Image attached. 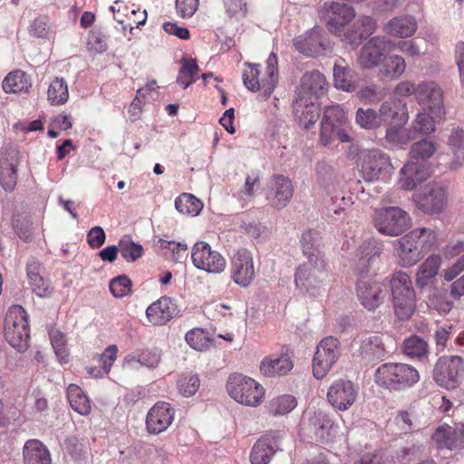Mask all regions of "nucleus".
I'll return each mask as SVG.
<instances>
[{"instance_id": "1", "label": "nucleus", "mask_w": 464, "mask_h": 464, "mask_svg": "<svg viewBox=\"0 0 464 464\" xmlns=\"http://www.w3.org/2000/svg\"><path fill=\"white\" fill-rule=\"evenodd\" d=\"M316 233L305 231L301 237V248L306 261L295 272V282L298 288L316 295L327 277L325 261L322 253L315 247Z\"/></svg>"}, {"instance_id": "2", "label": "nucleus", "mask_w": 464, "mask_h": 464, "mask_svg": "<svg viewBox=\"0 0 464 464\" xmlns=\"http://www.w3.org/2000/svg\"><path fill=\"white\" fill-rule=\"evenodd\" d=\"M375 381L380 386L389 390L402 391L420 381L419 372L407 363L387 362L375 372Z\"/></svg>"}, {"instance_id": "3", "label": "nucleus", "mask_w": 464, "mask_h": 464, "mask_svg": "<svg viewBox=\"0 0 464 464\" xmlns=\"http://www.w3.org/2000/svg\"><path fill=\"white\" fill-rule=\"evenodd\" d=\"M266 76L259 79L260 70L259 64L245 63L247 68L243 72V82L245 86L251 92H261L265 99H268L273 93L278 82V62L276 54L271 53L266 62Z\"/></svg>"}, {"instance_id": "4", "label": "nucleus", "mask_w": 464, "mask_h": 464, "mask_svg": "<svg viewBox=\"0 0 464 464\" xmlns=\"http://www.w3.org/2000/svg\"><path fill=\"white\" fill-rule=\"evenodd\" d=\"M392 301L396 316L409 319L415 311V295L411 277L404 272L394 273L390 279Z\"/></svg>"}, {"instance_id": "5", "label": "nucleus", "mask_w": 464, "mask_h": 464, "mask_svg": "<svg viewBox=\"0 0 464 464\" xmlns=\"http://www.w3.org/2000/svg\"><path fill=\"white\" fill-rule=\"evenodd\" d=\"M227 390L236 401L251 407L259 405L265 396V389L258 382L239 373L229 376Z\"/></svg>"}, {"instance_id": "6", "label": "nucleus", "mask_w": 464, "mask_h": 464, "mask_svg": "<svg viewBox=\"0 0 464 464\" xmlns=\"http://www.w3.org/2000/svg\"><path fill=\"white\" fill-rule=\"evenodd\" d=\"M5 336L7 342L18 351H24L29 344V324L27 314L20 305L12 306L5 316Z\"/></svg>"}, {"instance_id": "7", "label": "nucleus", "mask_w": 464, "mask_h": 464, "mask_svg": "<svg viewBox=\"0 0 464 464\" xmlns=\"http://www.w3.org/2000/svg\"><path fill=\"white\" fill-rule=\"evenodd\" d=\"M373 225L382 235L397 237L411 226V218L402 208L386 207L376 209L373 215Z\"/></svg>"}, {"instance_id": "8", "label": "nucleus", "mask_w": 464, "mask_h": 464, "mask_svg": "<svg viewBox=\"0 0 464 464\" xmlns=\"http://www.w3.org/2000/svg\"><path fill=\"white\" fill-rule=\"evenodd\" d=\"M463 374L464 362L457 355L439 358L433 369V380L447 390L456 389L461 383Z\"/></svg>"}, {"instance_id": "9", "label": "nucleus", "mask_w": 464, "mask_h": 464, "mask_svg": "<svg viewBox=\"0 0 464 464\" xmlns=\"http://www.w3.org/2000/svg\"><path fill=\"white\" fill-rule=\"evenodd\" d=\"M360 160L365 181L384 180L392 174L393 168L390 157L380 150L362 151Z\"/></svg>"}, {"instance_id": "10", "label": "nucleus", "mask_w": 464, "mask_h": 464, "mask_svg": "<svg viewBox=\"0 0 464 464\" xmlns=\"http://www.w3.org/2000/svg\"><path fill=\"white\" fill-rule=\"evenodd\" d=\"M339 341L333 337L324 338L317 345L313 360V373L316 379H323L332 369L340 356Z\"/></svg>"}, {"instance_id": "11", "label": "nucleus", "mask_w": 464, "mask_h": 464, "mask_svg": "<svg viewBox=\"0 0 464 464\" xmlns=\"http://www.w3.org/2000/svg\"><path fill=\"white\" fill-rule=\"evenodd\" d=\"M355 14L352 6L337 2H324L319 10V15L325 22L328 30L340 36L343 27L355 17Z\"/></svg>"}, {"instance_id": "12", "label": "nucleus", "mask_w": 464, "mask_h": 464, "mask_svg": "<svg viewBox=\"0 0 464 464\" xmlns=\"http://www.w3.org/2000/svg\"><path fill=\"white\" fill-rule=\"evenodd\" d=\"M392 41L383 35L373 36L360 49L357 63L363 69H372L379 66L390 51Z\"/></svg>"}, {"instance_id": "13", "label": "nucleus", "mask_w": 464, "mask_h": 464, "mask_svg": "<svg viewBox=\"0 0 464 464\" xmlns=\"http://www.w3.org/2000/svg\"><path fill=\"white\" fill-rule=\"evenodd\" d=\"M413 198L418 208L424 213H440L447 203V189L440 184H428Z\"/></svg>"}, {"instance_id": "14", "label": "nucleus", "mask_w": 464, "mask_h": 464, "mask_svg": "<svg viewBox=\"0 0 464 464\" xmlns=\"http://www.w3.org/2000/svg\"><path fill=\"white\" fill-rule=\"evenodd\" d=\"M193 265L208 273H220L226 267L225 258L218 252L211 249L206 242H198L191 252Z\"/></svg>"}, {"instance_id": "15", "label": "nucleus", "mask_w": 464, "mask_h": 464, "mask_svg": "<svg viewBox=\"0 0 464 464\" xmlns=\"http://www.w3.org/2000/svg\"><path fill=\"white\" fill-rule=\"evenodd\" d=\"M417 100L434 117L445 115L443 92L434 82H422L417 85Z\"/></svg>"}, {"instance_id": "16", "label": "nucleus", "mask_w": 464, "mask_h": 464, "mask_svg": "<svg viewBox=\"0 0 464 464\" xmlns=\"http://www.w3.org/2000/svg\"><path fill=\"white\" fill-rule=\"evenodd\" d=\"M356 295L365 309L374 311L384 303L387 291L386 286L380 282L359 280L356 284Z\"/></svg>"}, {"instance_id": "17", "label": "nucleus", "mask_w": 464, "mask_h": 464, "mask_svg": "<svg viewBox=\"0 0 464 464\" xmlns=\"http://www.w3.org/2000/svg\"><path fill=\"white\" fill-rule=\"evenodd\" d=\"M357 390L348 380H337L329 388L327 399L329 402L340 411H346L356 401Z\"/></svg>"}, {"instance_id": "18", "label": "nucleus", "mask_w": 464, "mask_h": 464, "mask_svg": "<svg viewBox=\"0 0 464 464\" xmlns=\"http://www.w3.org/2000/svg\"><path fill=\"white\" fill-rule=\"evenodd\" d=\"M231 273L234 282L243 287L250 285L255 277L252 254L246 248L239 249L233 256Z\"/></svg>"}, {"instance_id": "19", "label": "nucleus", "mask_w": 464, "mask_h": 464, "mask_svg": "<svg viewBox=\"0 0 464 464\" xmlns=\"http://www.w3.org/2000/svg\"><path fill=\"white\" fill-rule=\"evenodd\" d=\"M281 435L271 431L262 436L253 446L250 461L252 464H268L271 458L279 450Z\"/></svg>"}, {"instance_id": "20", "label": "nucleus", "mask_w": 464, "mask_h": 464, "mask_svg": "<svg viewBox=\"0 0 464 464\" xmlns=\"http://www.w3.org/2000/svg\"><path fill=\"white\" fill-rule=\"evenodd\" d=\"M416 233L409 232L400 239L395 241V255L398 257L399 264L403 267H409L419 262L423 252L415 238L418 237Z\"/></svg>"}, {"instance_id": "21", "label": "nucleus", "mask_w": 464, "mask_h": 464, "mask_svg": "<svg viewBox=\"0 0 464 464\" xmlns=\"http://www.w3.org/2000/svg\"><path fill=\"white\" fill-rule=\"evenodd\" d=\"M327 86L324 75L319 71L306 72L301 78L295 98L316 100L325 93Z\"/></svg>"}, {"instance_id": "22", "label": "nucleus", "mask_w": 464, "mask_h": 464, "mask_svg": "<svg viewBox=\"0 0 464 464\" xmlns=\"http://www.w3.org/2000/svg\"><path fill=\"white\" fill-rule=\"evenodd\" d=\"M303 422L317 440L324 442L329 440L333 421L324 411L308 409L304 414Z\"/></svg>"}, {"instance_id": "23", "label": "nucleus", "mask_w": 464, "mask_h": 464, "mask_svg": "<svg viewBox=\"0 0 464 464\" xmlns=\"http://www.w3.org/2000/svg\"><path fill=\"white\" fill-rule=\"evenodd\" d=\"M174 417L173 409L167 402L156 403L149 411L146 419L150 433L159 434L168 429Z\"/></svg>"}, {"instance_id": "24", "label": "nucleus", "mask_w": 464, "mask_h": 464, "mask_svg": "<svg viewBox=\"0 0 464 464\" xmlns=\"http://www.w3.org/2000/svg\"><path fill=\"white\" fill-rule=\"evenodd\" d=\"M294 195L292 181L285 176H275L271 180L270 193L267 196L270 205L276 209L287 206Z\"/></svg>"}, {"instance_id": "25", "label": "nucleus", "mask_w": 464, "mask_h": 464, "mask_svg": "<svg viewBox=\"0 0 464 464\" xmlns=\"http://www.w3.org/2000/svg\"><path fill=\"white\" fill-rule=\"evenodd\" d=\"M429 177L425 163L410 160L401 169L399 185L404 190H412Z\"/></svg>"}, {"instance_id": "26", "label": "nucleus", "mask_w": 464, "mask_h": 464, "mask_svg": "<svg viewBox=\"0 0 464 464\" xmlns=\"http://www.w3.org/2000/svg\"><path fill=\"white\" fill-rule=\"evenodd\" d=\"M382 252L381 245L375 239L364 241L356 251L354 271L366 275Z\"/></svg>"}, {"instance_id": "27", "label": "nucleus", "mask_w": 464, "mask_h": 464, "mask_svg": "<svg viewBox=\"0 0 464 464\" xmlns=\"http://www.w3.org/2000/svg\"><path fill=\"white\" fill-rule=\"evenodd\" d=\"M177 313L178 307L173 300L168 296H162L147 308L146 316L150 324L163 325Z\"/></svg>"}, {"instance_id": "28", "label": "nucleus", "mask_w": 464, "mask_h": 464, "mask_svg": "<svg viewBox=\"0 0 464 464\" xmlns=\"http://www.w3.org/2000/svg\"><path fill=\"white\" fill-rule=\"evenodd\" d=\"M450 160L447 163L450 170H458L464 166V130L459 127L451 129L448 137Z\"/></svg>"}, {"instance_id": "29", "label": "nucleus", "mask_w": 464, "mask_h": 464, "mask_svg": "<svg viewBox=\"0 0 464 464\" xmlns=\"http://www.w3.org/2000/svg\"><path fill=\"white\" fill-rule=\"evenodd\" d=\"M417 30V21L412 15H400L389 20L382 27L387 35L398 38L412 36Z\"/></svg>"}, {"instance_id": "30", "label": "nucleus", "mask_w": 464, "mask_h": 464, "mask_svg": "<svg viewBox=\"0 0 464 464\" xmlns=\"http://www.w3.org/2000/svg\"><path fill=\"white\" fill-rule=\"evenodd\" d=\"M19 162V155L15 150L0 160V184L5 191H13L15 188Z\"/></svg>"}, {"instance_id": "31", "label": "nucleus", "mask_w": 464, "mask_h": 464, "mask_svg": "<svg viewBox=\"0 0 464 464\" xmlns=\"http://www.w3.org/2000/svg\"><path fill=\"white\" fill-rule=\"evenodd\" d=\"M294 113L299 123L305 129L314 124L320 116L319 105L315 100L295 98L293 102Z\"/></svg>"}, {"instance_id": "32", "label": "nucleus", "mask_w": 464, "mask_h": 464, "mask_svg": "<svg viewBox=\"0 0 464 464\" xmlns=\"http://www.w3.org/2000/svg\"><path fill=\"white\" fill-rule=\"evenodd\" d=\"M379 116L381 122L388 121L390 125L406 124L409 118L406 104L396 99H389L382 102L379 109Z\"/></svg>"}, {"instance_id": "33", "label": "nucleus", "mask_w": 464, "mask_h": 464, "mask_svg": "<svg viewBox=\"0 0 464 464\" xmlns=\"http://www.w3.org/2000/svg\"><path fill=\"white\" fill-rule=\"evenodd\" d=\"M298 52L307 56H316L324 50L321 30L314 28L304 35H300L294 41Z\"/></svg>"}, {"instance_id": "34", "label": "nucleus", "mask_w": 464, "mask_h": 464, "mask_svg": "<svg viewBox=\"0 0 464 464\" xmlns=\"http://www.w3.org/2000/svg\"><path fill=\"white\" fill-rule=\"evenodd\" d=\"M24 464H52L47 447L39 440H29L23 450Z\"/></svg>"}, {"instance_id": "35", "label": "nucleus", "mask_w": 464, "mask_h": 464, "mask_svg": "<svg viewBox=\"0 0 464 464\" xmlns=\"http://www.w3.org/2000/svg\"><path fill=\"white\" fill-rule=\"evenodd\" d=\"M260 372L266 377L284 375L293 368V362L287 355L276 358H265L260 363Z\"/></svg>"}, {"instance_id": "36", "label": "nucleus", "mask_w": 464, "mask_h": 464, "mask_svg": "<svg viewBox=\"0 0 464 464\" xmlns=\"http://www.w3.org/2000/svg\"><path fill=\"white\" fill-rule=\"evenodd\" d=\"M334 82L337 89L352 92L356 89L353 70L348 66L344 60L339 59L334 66Z\"/></svg>"}, {"instance_id": "37", "label": "nucleus", "mask_w": 464, "mask_h": 464, "mask_svg": "<svg viewBox=\"0 0 464 464\" xmlns=\"http://www.w3.org/2000/svg\"><path fill=\"white\" fill-rule=\"evenodd\" d=\"M441 264L440 256L431 255L419 266L416 274V285L420 288L427 286L438 274Z\"/></svg>"}, {"instance_id": "38", "label": "nucleus", "mask_w": 464, "mask_h": 464, "mask_svg": "<svg viewBox=\"0 0 464 464\" xmlns=\"http://www.w3.org/2000/svg\"><path fill=\"white\" fill-rule=\"evenodd\" d=\"M26 273L29 284L36 295L39 296L47 295L48 285L41 275V265L35 258L32 257L28 260Z\"/></svg>"}, {"instance_id": "39", "label": "nucleus", "mask_w": 464, "mask_h": 464, "mask_svg": "<svg viewBox=\"0 0 464 464\" xmlns=\"http://www.w3.org/2000/svg\"><path fill=\"white\" fill-rule=\"evenodd\" d=\"M380 72L382 76L391 80L399 79L405 72L406 63L402 56L392 54L384 57Z\"/></svg>"}, {"instance_id": "40", "label": "nucleus", "mask_w": 464, "mask_h": 464, "mask_svg": "<svg viewBox=\"0 0 464 464\" xmlns=\"http://www.w3.org/2000/svg\"><path fill=\"white\" fill-rule=\"evenodd\" d=\"M405 124L390 125L386 130L385 140L392 146H402L415 137V130L403 128Z\"/></svg>"}, {"instance_id": "41", "label": "nucleus", "mask_w": 464, "mask_h": 464, "mask_svg": "<svg viewBox=\"0 0 464 464\" xmlns=\"http://www.w3.org/2000/svg\"><path fill=\"white\" fill-rule=\"evenodd\" d=\"M47 99L52 105H63L69 99V91L63 78L55 77L49 84Z\"/></svg>"}, {"instance_id": "42", "label": "nucleus", "mask_w": 464, "mask_h": 464, "mask_svg": "<svg viewBox=\"0 0 464 464\" xmlns=\"http://www.w3.org/2000/svg\"><path fill=\"white\" fill-rule=\"evenodd\" d=\"M437 143L431 139H421L411 145L410 151L411 160L424 163L434 155L437 150Z\"/></svg>"}, {"instance_id": "43", "label": "nucleus", "mask_w": 464, "mask_h": 464, "mask_svg": "<svg viewBox=\"0 0 464 464\" xmlns=\"http://www.w3.org/2000/svg\"><path fill=\"white\" fill-rule=\"evenodd\" d=\"M68 400L71 407L81 415H87L91 411V403L82 390L75 385L70 384L67 389Z\"/></svg>"}, {"instance_id": "44", "label": "nucleus", "mask_w": 464, "mask_h": 464, "mask_svg": "<svg viewBox=\"0 0 464 464\" xmlns=\"http://www.w3.org/2000/svg\"><path fill=\"white\" fill-rule=\"evenodd\" d=\"M5 92H27L31 86L28 77L23 71H14L4 79L2 83Z\"/></svg>"}, {"instance_id": "45", "label": "nucleus", "mask_w": 464, "mask_h": 464, "mask_svg": "<svg viewBox=\"0 0 464 464\" xmlns=\"http://www.w3.org/2000/svg\"><path fill=\"white\" fill-rule=\"evenodd\" d=\"M402 351L405 355L420 360L428 355L429 345L422 338L411 335L404 340Z\"/></svg>"}, {"instance_id": "46", "label": "nucleus", "mask_w": 464, "mask_h": 464, "mask_svg": "<svg viewBox=\"0 0 464 464\" xmlns=\"http://www.w3.org/2000/svg\"><path fill=\"white\" fill-rule=\"evenodd\" d=\"M361 350L362 354L369 360L382 359L386 354L385 345L378 335L364 339Z\"/></svg>"}, {"instance_id": "47", "label": "nucleus", "mask_w": 464, "mask_h": 464, "mask_svg": "<svg viewBox=\"0 0 464 464\" xmlns=\"http://www.w3.org/2000/svg\"><path fill=\"white\" fill-rule=\"evenodd\" d=\"M358 24L361 25V32L359 34L344 33L343 34V40L353 44L357 40H362L372 35L377 28V21L375 18L370 15H362L359 17Z\"/></svg>"}, {"instance_id": "48", "label": "nucleus", "mask_w": 464, "mask_h": 464, "mask_svg": "<svg viewBox=\"0 0 464 464\" xmlns=\"http://www.w3.org/2000/svg\"><path fill=\"white\" fill-rule=\"evenodd\" d=\"M158 246L161 250H166L163 254L166 259H170L174 262H180L187 257L188 245L181 242L167 241L159 239Z\"/></svg>"}, {"instance_id": "49", "label": "nucleus", "mask_w": 464, "mask_h": 464, "mask_svg": "<svg viewBox=\"0 0 464 464\" xmlns=\"http://www.w3.org/2000/svg\"><path fill=\"white\" fill-rule=\"evenodd\" d=\"M202 203L191 194L183 193L175 200L176 209L183 215L197 216L202 209Z\"/></svg>"}, {"instance_id": "50", "label": "nucleus", "mask_w": 464, "mask_h": 464, "mask_svg": "<svg viewBox=\"0 0 464 464\" xmlns=\"http://www.w3.org/2000/svg\"><path fill=\"white\" fill-rule=\"evenodd\" d=\"M119 248L121 256L127 262H135L143 254L142 246L135 243L129 236H124L120 239Z\"/></svg>"}, {"instance_id": "51", "label": "nucleus", "mask_w": 464, "mask_h": 464, "mask_svg": "<svg viewBox=\"0 0 464 464\" xmlns=\"http://www.w3.org/2000/svg\"><path fill=\"white\" fill-rule=\"evenodd\" d=\"M295 406V398L286 394L271 400L268 404V411L274 416L285 415L293 411Z\"/></svg>"}, {"instance_id": "52", "label": "nucleus", "mask_w": 464, "mask_h": 464, "mask_svg": "<svg viewBox=\"0 0 464 464\" xmlns=\"http://www.w3.org/2000/svg\"><path fill=\"white\" fill-rule=\"evenodd\" d=\"M182 66L177 77V82L184 89L195 82V79L185 81V77H193L198 72V66L194 59H182L180 61Z\"/></svg>"}, {"instance_id": "53", "label": "nucleus", "mask_w": 464, "mask_h": 464, "mask_svg": "<svg viewBox=\"0 0 464 464\" xmlns=\"http://www.w3.org/2000/svg\"><path fill=\"white\" fill-rule=\"evenodd\" d=\"M357 124L366 130H373L381 125L380 116L372 109L359 108L355 117Z\"/></svg>"}, {"instance_id": "54", "label": "nucleus", "mask_w": 464, "mask_h": 464, "mask_svg": "<svg viewBox=\"0 0 464 464\" xmlns=\"http://www.w3.org/2000/svg\"><path fill=\"white\" fill-rule=\"evenodd\" d=\"M185 339L188 344L197 351L207 349L210 343L206 333L201 329L190 330L186 334Z\"/></svg>"}, {"instance_id": "55", "label": "nucleus", "mask_w": 464, "mask_h": 464, "mask_svg": "<svg viewBox=\"0 0 464 464\" xmlns=\"http://www.w3.org/2000/svg\"><path fill=\"white\" fill-rule=\"evenodd\" d=\"M418 233V237L415 238L416 243L421 251L424 253L428 251L437 241V235L434 230L428 227H419L411 231V233Z\"/></svg>"}, {"instance_id": "56", "label": "nucleus", "mask_w": 464, "mask_h": 464, "mask_svg": "<svg viewBox=\"0 0 464 464\" xmlns=\"http://www.w3.org/2000/svg\"><path fill=\"white\" fill-rule=\"evenodd\" d=\"M159 362L160 356L155 353H143L140 358L128 356L125 360L126 365L131 369H137L140 365H145L152 368L157 366Z\"/></svg>"}, {"instance_id": "57", "label": "nucleus", "mask_w": 464, "mask_h": 464, "mask_svg": "<svg viewBox=\"0 0 464 464\" xmlns=\"http://www.w3.org/2000/svg\"><path fill=\"white\" fill-rule=\"evenodd\" d=\"M454 334H456V329L452 324H444L436 328L433 337L438 353L444 351L450 337Z\"/></svg>"}, {"instance_id": "58", "label": "nucleus", "mask_w": 464, "mask_h": 464, "mask_svg": "<svg viewBox=\"0 0 464 464\" xmlns=\"http://www.w3.org/2000/svg\"><path fill=\"white\" fill-rule=\"evenodd\" d=\"M110 290L115 297L126 296L131 291V281L125 275L119 276L110 282Z\"/></svg>"}, {"instance_id": "59", "label": "nucleus", "mask_w": 464, "mask_h": 464, "mask_svg": "<svg viewBox=\"0 0 464 464\" xmlns=\"http://www.w3.org/2000/svg\"><path fill=\"white\" fill-rule=\"evenodd\" d=\"M199 387V379L197 375H184L178 380V388L184 396L194 395Z\"/></svg>"}, {"instance_id": "60", "label": "nucleus", "mask_w": 464, "mask_h": 464, "mask_svg": "<svg viewBox=\"0 0 464 464\" xmlns=\"http://www.w3.org/2000/svg\"><path fill=\"white\" fill-rule=\"evenodd\" d=\"M357 95L361 101L373 103L384 96V92H382L381 86L377 84H369L362 87L358 92Z\"/></svg>"}, {"instance_id": "61", "label": "nucleus", "mask_w": 464, "mask_h": 464, "mask_svg": "<svg viewBox=\"0 0 464 464\" xmlns=\"http://www.w3.org/2000/svg\"><path fill=\"white\" fill-rule=\"evenodd\" d=\"M323 120H328V121L334 122L340 127H344L346 123V114L340 105H332L325 109Z\"/></svg>"}, {"instance_id": "62", "label": "nucleus", "mask_w": 464, "mask_h": 464, "mask_svg": "<svg viewBox=\"0 0 464 464\" xmlns=\"http://www.w3.org/2000/svg\"><path fill=\"white\" fill-rule=\"evenodd\" d=\"M226 12L229 16L243 18L247 14V5L245 0H224Z\"/></svg>"}, {"instance_id": "63", "label": "nucleus", "mask_w": 464, "mask_h": 464, "mask_svg": "<svg viewBox=\"0 0 464 464\" xmlns=\"http://www.w3.org/2000/svg\"><path fill=\"white\" fill-rule=\"evenodd\" d=\"M434 116L431 117L426 112L419 113L415 120L413 130H418L422 134H429L435 130Z\"/></svg>"}, {"instance_id": "64", "label": "nucleus", "mask_w": 464, "mask_h": 464, "mask_svg": "<svg viewBox=\"0 0 464 464\" xmlns=\"http://www.w3.org/2000/svg\"><path fill=\"white\" fill-rule=\"evenodd\" d=\"M50 339L53 348L61 362H66L67 353L64 347L65 340L61 332L53 331L50 333Z\"/></svg>"}]
</instances>
